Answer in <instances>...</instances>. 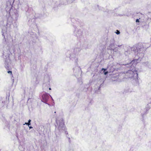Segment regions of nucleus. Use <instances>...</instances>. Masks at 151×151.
<instances>
[{
  "instance_id": "nucleus-18",
  "label": "nucleus",
  "mask_w": 151,
  "mask_h": 151,
  "mask_svg": "<svg viewBox=\"0 0 151 151\" xmlns=\"http://www.w3.org/2000/svg\"><path fill=\"white\" fill-rule=\"evenodd\" d=\"M31 122V120L30 119H29V120H28V122Z\"/></svg>"
},
{
  "instance_id": "nucleus-15",
  "label": "nucleus",
  "mask_w": 151,
  "mask_h": 151,
  "mask_svg": "<svg viewBox=\"0 0 151 151\" xmlns=\"http://www.w3.org/2000/svg\"><path fill=\"white\" fill-rule=\"evenodd\" d=\"M139 55H141L142 56H144V54H143V53H140L139 54L138 56H139Z\"/></svg>"
},
{
  "instance_id": "nucleus-5",
  "label": "nucleus",
  "mask_w": 151,
  "mask_h": 151,
  "mask_svg": "<svg viewBox=\"0 0 151 151\" xmlns=\"http://www.w3.org/2000/svg\"><path fill=\"white\" fill-rule=\"evenodd\" d=\"M49 96H50L52 100L53 99L50 94L47 93H45L43 94L42 96V99H41L42 102L45 103V104H47L48 99L49 98Z\"/></svg>"
},
{
  "instance_id": "nucleus-6",
  "label": "nucleus",
  "mask_w": 151,
  "mask_h": 151,
  "mask_svg": "<svg viewBox=\"0 0 151 151\" xmlns=\"http://www.w3.org/2000/svg\"><path fill=\"white\" fill-rule=\"evenodd\" d=\"M144 47L142 43H139L138 44L134 46L132 48V50H134L135 51H137L138 52L141 49L143 48Z\"/></svg>"
},
{
  "instance_id": "nucleus-16",
  "label": "nucleus",
  "mask_w": 151,
  "mask_h": 151,
  "mask_svg": "<svg viewBox=\"0 0 151 151\" xmlns=\"http://www.w3.org/2000/svg\"><path fill=\"white\" fill-rule=\"evenodd\" d=\"M8 73H12V72L11 71H8Z\"/></svg>"
},
{
  "instance_id": "nucleus-1",
  "label": "nucleus",
  "mask_w": 151,
  "mask_h": 151,
  "mask_svg": "<svg viewBox=\"0 0 151 151\" xmlns=\"http://www.w3.org/2000/svg\"><path fill=\"white\" fill-rule=\"evenodd\" d=\"M19 14L17 11L12 8L6 15L3 16L0 20V27L2 29V35L4 38L6 36L7 28L13 27V22H15L18 19Z\"/></svg>"
},
{
  "instance_id": "nucleus-7",
  "label": "nucleus",
  "mask_w": 151,
  "mask_h": 151,
  "mask_svg": "<svg viewBox=\"0 0 151 151\" xmlns=\"http://www.w3.org/2000/svg\"><path fill=\"white\" fill-rule=\"evenodd\" d=\"M11 63V60L9 59V55H8L7 56L5 60V67L7 69L9 68V65Z\"/></svg>"
},
{
  "instance_id": "nucleus-3",
  "label": "nucleus",
  "mask_w": 151,
  "mask_h": 151,
  "mask_svg": "<svg viewBox=\"0 0 151 151\" xmlns=\"http://www.w3.org/2000/svg\"><path fill=\"white\" fill-rule=\"evenodd\" d=\"M80 51L79 48H76L73 50L68 51L66 53V57L76 63L78 61V55Z\"/></svg>"
},
{
  "instance_id": "nucleus-14",
  "label": "nucleus",
  "mask_w": 151,
  "mask_h": 151,
  "mask_svg": "<svg viewBox=\"0 0 151 151\" xmlns=\"http://www.w3.org/2000/svg\"><path fill=\"white\" fill-rule=\"evenodd\" d=\"M116 34L117 35L119 34L120 33L119 31L118 30H117V32H116Z\"/></svg>"
},
{
  "instance_id": "nucleus-11",
  "label": "nucleus",
  "mask_w": 151,
  "mask_h": 151,
  "mask_svg": "<svg viewBox=\"0 0 151 151\" xmlns=\"http://www.w3.org/2000/svg\"><path fill=\"white\" fill-rule=\"evenodd\" d=\"M106 69L102 68L101 70V71H103V72L105 75H106L108 73V72L106 71Z\"/></svg>"
},
{
  "instance_id": "nucleus-12",
  "label": "nucleus",
  "mask_w": 151,
  "mask_h": 151,
  "mask_svg": "<svg viewBox=\"0 0 151 151\" xmlns=\"http://www.w3.org/2000/svg\"><path fill=\"white\" fill-rule=\"evenodd\" d=\"M27 124L29 126V125H30L31 124V123H30V122H28V123H25V124Z\"/></svg>"
},
{
  "instance_id": "nucleus-2",
  "label": "nucleus",
  "mask_w": 151,
  "mask_h": 151,
  "mask_svg": "<svg viewBox=\"0 0 151 151\" xmlns=\"http://www.w3.org/2000/svg\"><path fill=\"white\" fill-rule=\"evenodd\" d=\"M141 60V58L140 57L138 59L136 58L134 59L129 64H128V65L130 66V69L125 73L126 78H131L135 81L136 82H138V73L134 67Z\"/></svg>"
},
{
  "instance_id": "nucleus-21",
  "label": "nucleus",
  "mask_w": 151,
  "mask_h": 151,
  "mask_svg": "<svg viewBox=\"0 0 151 151\" xmlns=\"http://www.w3.org/2000/svg\"><path fill=\"white\" fill-rule=\"evenodd\" d=\"M4 40H5V41H6V40H5V39H4Z\"/></svg>"
},
{
  "instance_id": "nucleus-10",
  "label": "nucleus",
  "mask_w": 151,
  "mask_h": 151,
  "mask_svg": "<svg viewBox=\"0 0 151 151\" xmlns=\"http://www.w3.org/2000/svg\"><path fill=\"white\" fill-rule=\"evenodd\" d=\"M114 43L110 44L109 47V49L114 50Z\"/></svg>"
},
{
  "instance_id": "nucleus-8",
  "label": "nucleus",
  "mask_w": 151,
  "mask_h": 151,
  "mask_svg": "<svg viewBox=\"0 0 151 151\" xmlns=\"http://www.w3.org/2000/svg\"><path fill=\"white\" fill-rule=\"evenodd\" d=\"M74 33L78 38H82V32L81 30H75L74 31Z\"/></svg>"
},
{
  "instance_id": "nucleus-17",
  "label": "nucleus",
  "mask_w": 151,
  "mask_h": 151,
  "mask_svg": "<svg viewBox=\"0 0 151 151\" xmlns=\"http://www.w3.org/2000/svg\"><path fill=\"white\" fill-rule=\"evenodd\" d=\"M29 129H31V128H32V127H31H31H29Z\"/></svg>"
},
{
  "instance_id": "nucleus-4",
  "label": "nucleus",
  "mask_w": 151,
  "mask_h": 151,
  "mask_svg": "<svg viewBox=\"0 0 151 151\" xmlns=\"http://www.w3.org/2000/svg\"><path fill=\"white\" fill-rule=\"evenodd\" d=\"M55 127V134L57 136V134L59 132H61L65 131V127L64 126L63 119L62 118L59 117L56 118Z\"/></svg>"
},
{
  "instance_id": "nucleus-9",
  "label": "nucleus",
  "mask_w": 151,
  "mask_h": 151,
  "mask_svg": "<svg viewBox=\"0 0 151 151\" xmlns=\"http://www.w3.org/2000/svg\"><path fill=\"white\" fill-rule=\"evenodd\" d=\"M139 20H140V23H142V22H144L145 23H146V22L147 21V20L146 19H145L144 20V21H142V18H139V19H137L136 20V22H139Z\"/></svg>"
},
{
  "instance_id": "nucleus-22",
  "label": "nucleus",
  "mask_w": 151,
  "mask_h": 151,
  "mask_svg": "<svg viewBox=\"0 0 151 151\" xmlns=\"http://www.w3.org/2000/svg\"><path fill=\"white\" fill-rule=\"evenodd\" d=\"M150 19L151 20V18Z\"/></svg>"
},
{
  "instance_id": "nucleus-19",
  "label": "nucleus",
  "mask_w": 151,
  "mask_h": 151,
  "mask_svg": "<svg viewBox=\"0 0 151 151\" xmlns=\"http://www.w3.org/2000/svg\"><path fill=\"white\" fill-rule=\"evenodd\" d=\"M65 133L66 134H68V132H66V131H65Z\"/></svg>"
},
{
  "instance_id": "nucleus-20",
  "label": "nucleus",
  "mask_w": 151,
  "mask_h": 151,
  "mask_svg": "<svg viewBox=\"0 0 151 151\" xmlns=\"http://www.w3.org/2000/svg\"><path fill=\"white\" fill-rule=\"evenodd\" d=\"M49 89L50 90H51V88H49Z\"/></svg>"
},
{
  "instance_id": "nucleus-13",
  "label": "nucleus",
  "mask_w": 151,
  "mask_h": 151,
  "mask_svg": "<svg viewBox=\"0 0 151 151\" xmlns=\"http://www.w3.org/2000/svg\"><path fill=\"white\" fill-rule=\"evenodd\" d=\"M148 63L147 62L145 63H143V65L144 66H147Z\"/></svg>"
}]
</instances>
